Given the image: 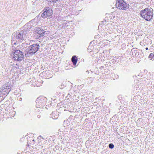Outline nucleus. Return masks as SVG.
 <instances>
[{
    "label": "nucleus",
    "mask_w": 154,
    "mask_h": 154,
    "mask_svg": "<svg viewBox=\"0 0 154 154\" xmlns=\"http://www.w3.org/2000/svg\"><path fill=\"white\" fill-rule=\"evenodd\" d=\"M34 22V20H31L29 22V23H27L26 24V25H25L24 26V27L25 28H27V29H30V28L31 27V26L30 27H28V26H30L31 25V23H33V22Z\"/></svg>",
    "instance_id": "nucleus-12"
},
{
    "label": "nucleus",
    "mask_w": 154,
    "mask_h": 154,
    "mask_svg": "<svg viewBox=\"0 0 154 154\" xmlns=\"http://www.w3.org/2000/svg\"><path fill=\"white\" fill-rule=\"evenodd\" d=\"M47 100V98L43 96H40L36 100V106L37 107L41 108L45 106Z\"/></svg>",
    "instance_id": "nucleus-3"
},
{
    "label": "nucleus",
    "mask_w": 154,
    "mask_h": 154,
    "mask_svg": "<svg viewBox=\"0 0 154 154\" xmlns=\"http://www.w3.org/2000/svg\"><path fill=\"white\" fill-rule=\"evenodd\" d=\"M50 117L53 119H56L58 118V115L56 114V112H54L51 114Z\"/></svg>",
    "instance_id": "nucleus-9"
},
{
    "label": "nucleus",
    "mask_w": 154,
    "mask_h": 154,
    "mask_svg": "<svg viewBox=\"0 0 154 154\" xmlns=\"http://www.w3.org/2000/svg\"><path fill=\"white\" fill-rule=\"evenodd\" d=\"M146 50H148V48H146Z\"/></svg>",
    "instance_id": "nucleus-18"
},
{
    "label": "nucleus",
    "mask_w": 154,
    "mask_h": 154,
    "mask_svg": "<svg viewBox=\"0 0 154 154\" xmlns=\"http://www.w3.org/2000/svg\"><path fill=\"white\" fill-rule=\"evenodd\" d=\"M72 61L73 64L74 65H75L77 61V57L75 56H74L72 57Z\"/></svg>",
    "instance_id": "nucleus-10"
},
{
    "label": "nucleus",
    "mask_w": 154,
    "mask_h": 154,
    "mask_svg": "<svg viewBox=\"0 0 154 154\" xmlns=\"http://www.w3.org/2000/svg\"><path fill=\"white\" fill-rule=\"evenodd\" d=\"M40 46L38 44H34L30 46L27 49L28 54H34L39 49Z\"/></svg>",
    "instance_id": "nucleus-5"
},
{
    "label": "nucleus",
    "mask_w": 154,
    "mask_h": 154,
    "mask_svg": "<svg viewBox=\"0 0 154 154\" xmlns=\"http://www.w3.org/2000/svg\"><path fill=\"white\" fill-rule=\"evenodd\" d=\"M149 58L150 59V60H154V54L153 53H151L149 56Z\"/></svg>",
    "instance_id": "nucleus-13"
},
{
    "label": "nucleus",
    "mask_w": 154,
    "mask_h": 154,
    "mask_svg": "<svg viewBox=\"0 0 154 154\" xmlns=\"http://www.w3.org/2000/svg\"><path fill=\"white\" fill-rule=\"evenodd\" d=\"M27 33L25 30L20 32H16L12 35V43L16 44V42L18 43L21 42L23 40L26 38Z\"/></svg>",
    "instance_id": "nucleus-1"
},
{
    "label": "nucleus",
    "mask_w": 154,
    "mask_h": 154,
    "mask_svg": "<svg viewBox=\"0 0 154 154\" xmlns=\"http://www.w3.org/2000/svg\"><path fill=\"white\" fill-rule=\"evenodd\" d=\"M86 72H88V73L89 72L88 70Z\"/></svg>",
    "instance_id": "nucleus-20"
},
{
    "label": "nucleus",
    "mask_w": 154,
    "mask_h": 154,
    "mask_svg": "<svg viewBox=\"0 0 154 154\" xmlns=\"http://www.w3.org/2000/svg\"><path fill=\"white\" fill-rule=\"evenodd\" d=\"M49 2H56V0H46Z\"/></svg>",
    "instance_id": "nucleus-15"
},
{
    "label": "nucleus",
    "mask_w": 154,
    "mask_h": 154,
    "mask_svg": "<svg viewBox=\"0 0 154 154\" xmlns=\"http://www.w3.org/2000/svg\"><path fill=\"white\" fill-rule=\"evenodd\" d=\"M45 32V31L44 30L41 29H39L38 30H37V33L39 34L41 36H43L44 33Z\"/></svg>",
    "instance_id": "nucleus-11"
},
{
    "label": "nucleus",
    "mask_w": 154,
    "mask_h": 154,
    "mask_svg": "<svg viewBox=\"0 0 154 154\" xmlns=\"http://www.w3.org/2000/svg\"><path fill=\"white\" fill-rule=\"evenodd\" d=\"M149 77H149V78H148V79H149V80H150V79H151V78H149Z\"/></svg>",
    "instance_id": "nucleus-22"
},
{
    "label": "nucleus",
    "mask_w": 154,
    "mask_h": 154,
    "mask_svg": "<svg viewBox=\"0 0 154 154\" xmlns=\"http://www.w3.org/2000/svg\"><path fill=\"white\" fill-rule=\"evenodd\" d=\"M11 90V85L10 83L4 85L0 88V92L1 94H8Z\"/></svg>",
    "instance_id": "nucleus-6"
},
{
    "label": "nucleus",
    "mask_w": 154,
    "mask_h": 154,
    "mask_svg": "<svg viewBox=\"0 0 154 154\" xmlns=\"http://www.w3.org/2000/svg\"><path fill=\"white\" fill-rule=\"evenodd\" d=\"M149 75L150 76L151 75V74L150 73H149Z\"/></svg>",
    "instance_id": "nucleus-19"
},
{
    "label": "nucleus",
    "mask_w": 154,
    "mask_h": 154,
    "mask_svg": "<svg viewBox=\"0 0 154 154\" xmlns=\"http://www.w3.org/2000/svg\"><path fill=\"white\" fill-rule=\"evenodd\" d=\"M109 147L111 149H112L114 147V145L112 143H110L109 144Z\"/></svg>",
    "instance_id": "nucleus-14"
},
{
    "label": "nucleus",
    "mask_w": 154,
    "mask_h": 154,
    "mask_svg": "<svg viewBox=\"0 0 154 154\" xmlns=\"http://www.w3.org/2000/svg\"><path fill=\"white\" fill-rule=\"evenodd\" d=\"M11 56L15 60L20 61L23 58V53L20 50H17L12 53Z\"/></svg>",
    "instance_id": "nucleus-4"
},
{
    "label": "nucleus",
    "mask_w": 154,
    "mask_h": 154,
    "mask_svg": "<svg viewBox=\"0 0 154 154\" xmlns=\"http://www.w3.org/2000/svg\"><path fill=\"white\" fill-rule=\"evenodd\" d=\"M40 138H42V137L40 136L38 137V139H40Z\"/></svg>",
    "instance_id": "nucleus-17"
},
{
    "label": "nucleus",
    "mask_w": 154,
    "mask_h": 154,
    "mask_svg": "<svg viewBox=\"0 0 154 154\" xmlns=\"http://www.w3.org/2000/svg\"><path fill=\"white\" fill-rule=\"evenodd\" d=\"M34 140H33V141H34Z\"/></svg>",
    "instance_id": "nucleus-23"
},
{
    "label": "nucleus",
    "mask_w": 154,
    "mask_h": 154,
    "mask_svg": "<svg viewBox=\"0 0 154 154\" xmlns=\"http://www.w3.org/2000/svg\"><path fill=\"white\" fill-rule=\"evenodd\" d=\"M116 5L120 9H125L128 8V4L123 0H119L116 3Z\"/></svg>",
    "instance_id": "nucleus-7"
},
{
    "label": "nucleus",
    "mask_w": 154,
    "mask_h": 154,
    "mask_svg": "<svg viewBox=\"0 0 154 154\" xmlns=\"http://www.w3.org/2000/svg\"><path fill=\"white\" fill-rule=\"evenodd\" d=\"M44 12L42 14V17L43 18L50 17L52 14V11L51 9L49 8H46L44 9Z\"/></svg>",
    "instance_id": "nucleus-8"
},
{
    "label": "nucleus",
    "mask_w": 154,
    "mask_h": 154,
    "mask_svg": "<svg viewBox=\"0 0 154 154\" xmlns=\"http://www.w3.org/2000/svg\"><path fill=\"white\" fill-rule=\"evenodd\" d=\"M20 100L21 101L22 100V98H20L19 100Z\"/></svg>",
    "instance_id": "nucleus-21"
},
{
    "label": "nucleus",
    "mask_w": 154,
    "mask_h": 154,
    "mask_svg": "<svg viewBox=\"0 0 154 154\" xmlns=\"http://www.w3.org/2000/svg\"><path fill=\"white\" fill-rule=\"evenodd\" d=\"M91 81V82H90V83H91L93 81V78L92 77H90L89 78H88Z\"/></svg>",
    "instance_id": "nucleus-16"
},
{
    "label": "nucleus",
    "mask_w": 154,
    "mask_h": 154,
    "mask_svg": "<svg viewBox=\"0 0 154 154\" xmlns=\"http://www.w3.org/2000/svg\"><path fill=\"white\" fill-rule=\"evenodd\" d=\"M140 14L142 17L147 21H149L153 17V10L150 8H146L141 11Z\"/></svg>",
    "instance_id": "nucleus-2"
}]
</instances>
